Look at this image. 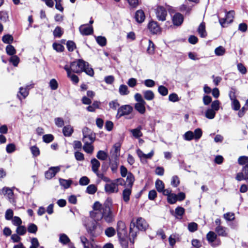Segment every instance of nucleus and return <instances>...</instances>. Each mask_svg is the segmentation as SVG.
Wrapping results in <instances>:
<instances>
[{"label":"nucleus","mask_w":248,"mask_h":248,"mask_svg":"<svg viewBox=\"0 0 248 248\" xmlns=\"http://www.w3.org/2000/svg\"><path fill=\"white\" fill-rule=\"evenodd\" d=\"M234 14V11H230L226 12L225 18H219V22L222 28L226 27L227 25L233 21Z\"/></svg>","instance_id":"obj_5"},{"label":"nucleus","mask_w":248,"mask_h":248,"mask_svg":"<svg viewBox=\"0 0 248 248\" xmlns=\"http://www.w3.org/2000/svg\"><path fill=\"white\" fill-rule=\"evenodd\" d=\"M158 91L159 93L163 96H166L168 93L167 88L163 85L158 87Z\"/></svg>","instance_id":"obj_53"},{"label":"nucleus","mask_w":248,"mask_h":248,"mask_svg":"<svg viewBox=\"0 0 248 248\" xmlns=\"http://www.w3.org/2000/svg\"><path fill=\"white\" fill-rule=\"evenodd\" d=\"M113 151H111V153L112 154L111 156H112V157H116V156L117 157H119L120 146L118 144H115L113 146Z\"/></svg>","instance_id":"obj_34"},{"label":"nucleus","mask_w":248,"mask_h":248,"mask_svg":"<svg viewBox=\"0 0 248 248\" xmlns=\"http://www.w3.org/2000/svg\"><path fill=\"white\" fill-rule=\"evenodd\" d=\"M135 223L136 228L139 231H144L149 226L146 220L141 217H138Z\"/></svg>","instance_id":"obj_11"},{"label":"nucleus","mask_w":248,"mask_h":248,"mask_svg":"<svg viewBox=\"0 0 248 248\" xmlns=\"http://www.w3.org/2000/svg\"><path fill=\"white\" fill-rule=\"evenodd\" d=\"M13 37L11 35L6 34L2 38V40L5 44H11L13 41Z\"/></svg>","instance_id":"obj_48"},{"label":"nucleus","mask_w":248,"mask_h":248,"mask_svg":"<svg viewBox=\"0 0 248 248\" xmlns=\"http://www.w3.org/2000/svg\"><path fill=\"white\" fill-rule=\"evenodd\" d=\"M43 141L46 143H49L54 140V136L52 134H46L43 136Z\"/></svg>","instance_id":"obj_55"},{"label":"nucleus","mask_w":248,"mask_h":248,"mask_svg":"<svg viewBox=\"0 0 248 248\" xmlns=\"http://www.w3.org/2000/svg\"><path fill=\"white\" fill-rule=\"evenodd\" d=\"M198 32L202 38H205L207 36V32L205 30V23L202 22L198 28Z\"/></svg>","instance_id":"obj_23"},{"label":"nucleus","mask_w":248,"mask_h":248,"mask_svg":"<svg viewBox=\"0 0 248 248\" xmlns=\"http://www.w3.org/2000/svg\"><path fill=\"white\" fill-rule=\"evenodd\" d=\"M49 86L51 90H55L58 87V83L55 79H52L49 82Z\"/></svg>","instance_id":"obj_61"},{"label":"nucleus","mask_w":248,"mask_h":248,"mask_svg":"<svg viewBox=\"0 0 248 248\" xmlns=\"http://www.w3.org/2000/svg\"><path fill=\"white\" fill-rule=\"evenodd\" d=\"M101 179L103 181L106 182L104 186L105 192L108 194L116 193L119 191L118 187L113 180H110L108 177L105 176H101Z\"/></svg>","instance_id":"obj_3"},{"label":"nucleus","mask_w":248,"mask_h":248,"mask_svg":"<svg viewBox=\"0 0 248 248\" xmlns=\"http://www.w3.org/2000/svg\"><path fill=\"white\" fill-rule=\"evenodd\" d=\"M10 62L15 66H17L19 62V58L16 55H13L11 57Z\"/></svg>","instance_id":"obj_63"},{"label":"nucleus","mask_w":248,"mask_h":248,"mask_svg":"<svg viewBox=\"0 0 248 248\" xmlns=\"http://www.w3.org/2000/svg\"><path fill=\"white\" fill-rule=\"evenodd\" d=\"M238 164L240 165L248 166V156H241L238 159Z\"/></svg>","instance_id":"obj_40"},{"label":"nucleus","mask_w":248,"mask_h":248,"mask_svg":"<svg viewBox=\"0 0 248 248\" xmlns=\"http://www.w3.org/2000/svg\"><path fill=\"white\" fill-rule=\"evenodd\" d=\"M228 230L227 228L222 226H217L215 228V232L217 235L223 237L228 236Z\"/></svg>","instance_id":"obj_18"},{"label":"nucleus","mask_w":248,"mask_h":248,"mask_svg":"<svg viewBox=\"0 0 248 248\" xmlns=\"http://www.w3.org/2000/svg\"><path fill=\"white\" fill-rule=\"evenodd\" d=\"M132 188L127 187L124 188L122 193V197L124 201L128 202L130 200V196L132 192Z\"/></svg>","instance_id":"obj_21"},{"label":"nucleus","mask_w":248,"mask_h":248,"mask_svg":"<svg viewBox=\"0 0 248 248\" xmlns=\"http://www.w3.org/2000/svg\"><path fill=\"white\" fill-rule=\"evenodd\" d=\"M155 187L159 192H161L163 190V189L164 188V184L162 181L158 179L156 181L155 183Z\"/></svg>","instance_id":"obj_41"},{"label":"nucleus","mask_w":248,"mask_h":248,"mask_svg":"<svg viewBox=\"0 0 248 248\" xmlns=\"http://www.w3.org/2000/svg\"><path fill=\"white\" fill-rule=\"evenodd\" d=\"M180 184V180L176 175L172 176L171 180V185L174 187H177Z\"/></svg>","instance_id":"obj_58"},{"label":"nucleus","mask_w":248,"mask_h":248,"mask_svg":"<svg viewBox=\"0 0 248 248\" xmlns=\"http://www.w3.org/2000/svg\"><path fill=\"white\" fill-rule=\"evenodd\" d=\"M133 108L129 105H123L118 109L117 116L120 118L124 115H127L131 113Z\"/></svg>","instance_id":"obj_8"},{"label":"nucleus","mask_w":248,"mask_h":248,"mask_svg":"<svg viewBox=\"0 0 248 248\" xmlns=\"http://www.w3.org/2000/svg\"><path fill=\"white\" fill-rule=\"evenodd\" d=\"M53 48L54 49H55L56 51L59 52H62L64 50V46L58 43H53Z\"/></svg>","instance_id":"obj_54"},{"label":"nucleus","mask_w":248,"mask_h":248,"mask_svg":"<svg viewBox=\"0 0 248 248\" xmlns=\"http://www.w3.org/2000/svg\"><path fill=\"white\" fill-rule=\"evenodd\" d=\"M37 229V226L33 223L29 224L28 227V231L31 233H36Z\"/></svg>","instance_id":"obj_56"},{"label":"nucleus","mask_w":248,"mask_h":248,"mask_svg":"<svg viewBox=\"0 0 248 248\" xmlns=\"http://www.w3.org/2000/svg\"><path fill=\"white\" fill-rule=\"evenodd\" d=\"M135 18L138 23L143 22L145 18L144 12L141 10H138L135 13Z\"/></svg>","instance_id":"obj_22"},{"label":"nucleus","mask_w":248,"mask_h":248,"mask_svg":"<svg viewBox=\"0 0 248 248\" xmlns=\"http://www.w3.org/2000/svg\"><path fill=\"white\" fill-rule=\"evenodd\" d=\"M6 51L8 55L13 56L16 53L15 47L11 45H8L6 47Z\"/></svg>","instance_id":"obj_43"},{"label":"nucleus","mask_w":248,"mask_h":248,"mask_svg":"<svg viewBox=\"0 0 248 248\" xmlns=\"http://www.w3.org/2000/svg\"><path fill=\"white\" fill-rule=\"evenodd\" d=\"M90 183V180L87 176L82 177L79 181V184L81 186H86Z\"/></svg>","instance_id":"obj_59"},{"label":"nucleus","mask_w":248,"mask_h":248,"mask_svg":"<svg viewBox=\"0 0 248 248\" xmlns=\"http://www.w3.org/2000/svg\"><path fill=\"white\" fill-rule=\"evenodd\" d=\"M33 87L32 85H27L25 87H20L19 92L17 94V98L22 101V99H25L28 96L29 93V90Z\"/></svg>","instance_id":"obj_7"},{"label":"nucleus","mask_w":248,"mask_h":248,"mask_svg":"<svg viewBox=\"0 0 248 248\" xmlns=\"http://www.w3.org/2000/svg\"><path fill=\"white\" fill-rule=\"evenodd\" d=\"M119 164V157H111L109 158V166L110 169L113 173H116L118 170Z\"/></svg>","instance_id":"obj_14"},{"label":"nucleus","mask_w":248,"mask_h":248,"mask_svg":"<svg viewBox=\"0 0 248 248\" xmlns=\"http://www.w3.org/2000/svg\"><path fill=\"white\" fill-rule=\"evenodd\" d=\"M184 139L186 140L190 141L194 139V133L191 131H187L183 135Z\"/></svg>","instance_id":"obj_47"},{"label":"nucleus","mask_w":248,"mask_h":248,"mask_svg":"<svg viewBox=\"0 0 248 248\" xmlns=\"http://www.w3.org/2000/svg\"><path fill=\"white\" fill-rule=\"evenodd\" d=\"M216 115V111L212 108L208 109L205 112V116L209 119H213Z\"/></svg>","instance_id":"obj_46"},{"label":"nucleus","mask_w":248,"mask_h":248,"mask_svg":"<svg viewBox=\"0 0 248 248\" xmlns=\"http://www.w3.org/2000/svg\"><path fill=\"white\" fill-rule=\"evenodd\" d=\"M31 246L30 248H38L39 246V243L36 238H32L31 239Z\"/></svg>","instance_id":"obj_64"},{"label":"nucleus","mask_w":248,"mask_h":248,"mask_svg":"<svg viewBox=\"0 0 248 248\" xmlns=\"http://www.w3.org/2000/svg\"><path fill=\"white\" fill-rule=\"evenodd\" d=\"M31 154L33 156L36 157L40 155V150L39 148L36 146H31L30 148Z\"/></svg>","instance_id":"obj_57"},{"label":"nucleus","mask_w":248,"mask_h":248,"mask_svg":"<svg viewBox=\"0 0 248 248\" xmlns=\"http://www.w3.org/2000/svg\"><path fill=\"white\" fill-rule=\"evenodd\" d=\"M63 135L66 137L70 136L73 132V127L70 125H67L63 127L62 129Z\"/></svg>","instance_id":"obj_29"},{"label":"nucleus","mask_w":248,"mask_h":248,"mask_svg":"<svg viewBox=\"0 0 248 248\" xmlns=\"http://www.w3.org/2000/svg\"><path fill=\"white\" fill-rule=\"evenodd\" d=\"M97 191V187L95 185L92 184L88 186L86 188V192L90 194H93Z\"/></svg>","instance_id":"obj_45"},{"label":"nucleus","mask_w":248,"mask_h":248,"mask_svg":"<svg viewBox=\"0 0 248 248\" xmlns=\"http://www.w3.org/2000/svg\"><path fill=\"white\" fill-rule=\"evenodd\" d=\"M135 226V223L134 222L133 220L132 221L131 224H130V235L133 237V240H131L130 239V242L133 244L134 243V239H135V238L136 237L137 235V231H134V229L132 228V227L134 228Z\"/></svg>","instance_id":"obj_28"},{"label":"nucleus","mask_w":248,"mask_h":248,"mask_svg":"<svg viewBox=\"0 0 248 248\" xmlns=\"http://www.w3.org/2000/svg\"><path fill=\"white\" fill-rule=\"evenodd\" d=\"M97 43L102 46H106L107 43V40L105 37L99 36L95 38Z\"/></svg>","instance_id":"obj_42"},{"label":"nucleus","mask_w":248,"mask_h":248,"mask_svg":"<svg viewBox=\"0 0 248 248\" xmlns=\"http://www.w3.org/2000/svg\"><path fill=\"white\" fill-rule=\"evenodd\" d=\"M27 232V229L26 227L24 226L20 225L19 226H17L16 232L17 234L19 235H24Z\"/></svg>","instance_id":"obj_49"},{"label":"nucleus","mask_w":248,"mask_h":248,"mask_svg":"<svg viewBox=\"0 0 248 248\" xmlns=\"http://www.w3.org/2000/svg\"><path fill=\"white\" fill-rule=\"evenodd\" d=\"M150 31L153 34H157L160 32L161 30L157 23L155 21H151L148 26Z\"/></svg>","instance_id":"obj_15"},{"label":"nucleus","mask_w":248,"mask_h":248,"mask_svg":"<svg viewBox=\"0 0 248 248\" xmlns=\"http://www.w3.org/2000/svg\"><path fill=\"white\" fill-rule=\"evenodd\" d=\"M177 201V196L176 194L171 193L167 197V201L170 204H174Z\"/></svg>","instance_id":"obj_44"},{"label":"nucleus","mask_w":248,"mask_h":248,"mask_svg":"<svg viewBox=\"0 0 248 248\" xmlns=\"http://www.w3.org/2000/svg\"><path fill=\"white\" fill-rule=\"evenodd\" d=\"M100 103L95 101L93 102L92 105L87 107V110L90 112H94L95 110L99 108Z\"/></svg>","instance_id":"obj_32"},{"label":"nucleus","mask_w":248,"mask_h":248,"mask_svg":"<svg viewBox=\"0 0 248 248\" xmlns=\"http://www.w3.org/2000/svg\"><path fill=\"white\" fill-rule=\"evenodd\" d=\"M60 185L64 188H68L71 185L72 181L70 180H65L62 178L59 179Z\"/></svg>","instance_id":"obj_39"},{"label":"nucleus","mask_w":248,"mask_h":248,"mask_svg":"<svg viewBox=\"0 0 248 248\" xmlns=\"http://www.w3.org/2000/svg\"><path fill=\"white\" fill-rule=\"evenodd\" d=\"M142 129V126L139 125L137 128L130 129L129 131L134 138L139 139L143 136L142 133L141 131Z\"/></svg>","instance_id":"obj_20"},{"label":"nucleus","mask_w":248,"mask_h":248,"mask_svg":"<svg viewBox=\"0 0 248 248\" xmlns=\"http://www.w3.org/2000/svg\"><path fill=\"white\" fill-rule=\"evenodd\" d=\"M188 229L190 232H194L197 230L198 225L195 222L190 223L188 225Z\"/></svg>","instance_id":"obj_62"},{"label":"nucleus","mask_w":248,"mask_h":248,"mask_svg":"<svg viewBox=\"0 0 248 248\" xmlns=\"http://www.w3.org/2000/svg\"><path fill=\"white\" fill-rule=\"evenodd\" d=\"M206 238L208 242L212 244L213 246H217L220 244V239L217 240V244H213L217 239V234L214 232L210 231L206 235Z\"/></svg>","instance_id":"obj_12"},{"label":"nucleus","mask_w":248,"mask_h":248,"mask_svg":"<svg viewBox=\"0 0 248 248\" xmlns=\"http://www.w3.org/2000/svg\"><path fill=\"white\" fill-rule=\"evenodd\" d=\"M105 234L108 237L113 236L116 233V231L112 227L107 228L105 231Z\"/></svg>","instance_id":"obj_37"},{"label":"nucleus","mask_w":248,"mask_h":248,"mask_svg":"<svg viewBox=\"0 0 248 248\" xmlns=\"http://www.w3.org/2000/svg\"><path fill=\"white\" fill-rule=\"evenodd\" d=\"M184 18L182 14L180 13L175 14L172 17V22L174 25L180 26L183 22Z\"/></svg>","instance_id":"obj_19"},{"label":"nucleus","mask_w":248,"mask_h":248,"mask_svg":"<svg viewBox=\"0 0 248 248\" xmlns=\"http://www.w3.org/2000/svg\"><path fill=\"white\" fill-rule=\"evenodd\" d=\"M97 221L94 219L92 220L87 218L84 224L87 232L92 237H96L102 232L101 228Z\"/></svg>","instance_id":"obj_2"},{"label":"nucleus","mask_w":248,"mask_h":248,"mask_svg":"<svg viewBox=\"0 0 248 248\" xmlns=\"http://www.w3.org/2000/svg\"><path fill=\"white\" fill-rule=\"evenodd\" d=\"M119 92L122 95H127L129 93V91L127 86L123 84L120 86Z\"/></svg>","instance_id":"obj_36"},{"label":"nucleus","mask_w":248,"mask_h":248,"mask_svg":"<svg viewBox=\"0 0 248 248\" xmlns=\"http://www.w3.org/2000/svg\"><path fill=\"white\" fill-rule=\"evenodd\" d=\"M146 102L137 103L135 105V108L140 114H144L145 112Z\"/></svg>","instance_id":"obj_24"},{"label":"nucleus","mask_w":248,"mask_h":248,"mask_svg":"<svg viewBox=\"0 0 248 248\" xmlns=\"http://www.w3.org/2000/svg\"><path fill=\"white\" fill-rule=\"evenodd\" d=\"M91 163L92 165V170L96 175L98 178L101 179V176H105L103 173H100L98 171L99 168L100 166L99 161L94 158L91 159Z\"/></svg>","instance_id":"obj_9"},{"label":"nucleus","mask_w":248,"mask_h":248,"mask_svg":"<svg viewBox=\"0 0 248 248\" xmlns=\"http://www.w3.org/2000/svg\"><path fill=\"white\" fill-rule=\"evenodd\" d=\"M92 143H85L83 146V149L88 154H92L93 151L94 147L92 145Z\"/></svg>","instance_id":"obj_33"},{"label":"nucleus","mask_w":248,"mask_h":248,"mask_svg":"<svg viewBox=\"0 0 248 248\" xmlns=\"http://www.w3.org/2000/svg\"><path fill=\"white\" fill-rule=\"evenodd\" d=\"M144 98L147 100H152L155 98L154 93L151 90H146L143 92Z\"/></svg>","instance_id":"obj_30"},{"label":"nucleus","mask_w":248,"mask_h":248,"mask_svg":"<svg viewBox=\"0 0 248 248\" xmlns=\"http://www.w3.org/2000/svg\"><path fill=\"white\" fill-rule=\"evenodd\" d=\"M117 232L118 236H122L127 234V231L125 224L124 222L119 220L117 224Z\"/></svg>","instance_id":"obj_13"},{"label":"nucleus","mask_w":248,"mask_h":248,"mask_svg":"<svg viewBox=\"0 0 248 248\" xmlns=\"http://www.w3.org/2000/svg\"><path fill=\"white\" fill-rule=\"evenodd\" d=\"M225 53V49L222 46H219L215 50V53L217 56H222Z\"/></svg>","instance_id":"obj_52"},{"label":"nucleus","mask_w":248,"mask_h":248,"mask_svg":"<svg viewBox=\"0 0 248 248\" xmlns=\"http://www.w3.org/2000/svg\"><path fill=\"white\" fill-rule=\"evenodd\" d=\"M155 13L158 20L165 21L167 15L166 9L163 6L158 5L155 9Z\"/></svg>","instance_id":"obj_6"},{"label":"nucleus","mask_w":248,"mask_h":248,"mask_svg":"<svg viewBox=\"0 0 248 248\" xmlns=\"http://www.w3.org/2000/svg\"><path fill=\"white\" fill-rule=\"evenodd\" d=\"M79 31L83 35H88L93 33V28L88 25H82L79 27Z\"/></svg>","instance_id":"obj_17"},{"label":"nucleus","mask_w":248,"mask_h":248,"mask_svg":"<svg viewBox=\"0 0 248 248\" xmlns=\"http://www.w3.org/2000/svg\"><path fill=\"white\" fill-rule=\"evenodd\" d=\"M64 69L66 71L67 74V77L71 79V80L74 84H77L79 82V78L78 77L72 73L73 72L71 71L69 69V66L65 65L64 67Z\"/></svg>","instance_id":"obj_16"},{"label":"nucleus","mask_w":248,"mask_h":248,"mask_svg":"<svg viewBox=\"0 0 248 248\" xmlns=\"http://www.w3.org/2000/svg\"><path fill=\"white\" fill-rule=\"evenodd\" d=\"M120 243L123 248H128V241L127 238V235H123L122 236H118Z\"/></svg>","instance_id":"obj_25"},{"label":"nucleus","mask_w":248,"mask_h":248,"mask_svg":"<svg viewBox=\"0 0 248 248\" xmlns=\"http://www.w3.org/2000/svg\"><path fill=\"white\" fill-rule=\"evenodd\" d=\"M2 192L5 195H6L11 202H13L14 193L13 191L7 187H4L2 189Z\"/></svg>","instance_id":"obj_26"},{"label":"nucleus","mask_w":248,"mask_h":248,"mask_svg":"<svg viewBox=\"0 0 248 248\" xmlns=\"http://www.w3.org/2000/svg\"><path fill=\"white\" fill-rule=\"evenodd\" d=\"M61 170L60 166L51 167L45 172V175L47 179H51L54 177L56 174Z\"/></svg>","instance_id":"obj_10"},{"label":"nucleus","mask_w":248,"mask_h":248,"mask_svg":"<svg viewBox=\"0 0 248 248\" xmlns=\"http://www.w3.org/2000/svg\"><path fill=\"white\" fill-rule=\"evenodd\" d=\"M70 241L69 237L64 233L60 234L59 242L63 245H66Z\"/></svg>","instance_id":"obj_35"},{"label":"nucleus","mask_w":248,"mask_h":248,"mask_svg":"<svg viewBox=\"0 0 248 248\" xmlns=\"http://www.w3.org/2000/svg\"><path fill=\"white\" fill-rule=\"evenodd\" d=\"M93 211L90 212L91 217L96 221L105 222L108 224L115 220L116 212L113 208L112 200L108 198L103 204L95 202L93 206Z\"/></svg>","instance_id":"obj_1"},{"label":"nucleus","mask_w":248,"mask_h":248,"mask_svg":"<svg viewBox=\"0 0 248 248\" xmlns=\"http://www.w3.org/2000/svg\"><path fill=\"white\" fill-rule=\"evenodd\" d=\"M63 33L62 29L60 27L57 26L53 31V35L56 37L60 38Z\"/></svg>","instance_id":"obj_51"},{"label":"nucleus","mask_w":248,"mask_h":248,"mask_svg":"<svg viewBox=\"0 0 248 248\" xmlns=\"http://www.w3.org/2000/svg\"><path fill=\"white\" fill-rule=\"evenodd\" d=\"M194 139L196 140H199L202 135V132L201 128H197L196 129L194 132Z\"/></svg>","instance_id":"obj_50"},{"label":"nucleus","mask_w":248,"mask_h":248,"mask_svg":"<svg viewBox=\"0 0 248 248\" xmlns=\"http://www.w3.org/2000/svg\"><path fill=\"white\" fill-rule=\"evenodd\" d=\"M108 156L107 153L102 150L99 151L96 155L97 158L101 160H106Z\"/></svg>","instance_id":"obj_38"},{"label":"nucleus","mask_w":248,"mask_h":248,"mask_svg":"<svg viewBox=\"0 0 248 248\" xmlns=\"http://www.w3.org/2000/svg\"><path fill=\"white\" fill-rule=\"evenodd\" d=\"M135 181V178L134 175L131 172H128L126 177V182L127 183V187H132L134 182Z\"/></svg>","instance_id":"obj_31"},{"label":"nucleus","mask_w":248,"mask_h":248,"mask_svg":"<svg viewBox=\"0 0 248 248\" xmlns=\"http://www.w3.org/2000/svg\"><path fill=\"white\" fill-rule=\"evenodd\" d=\"M95 135L93 134L91 135H86L83 136L82 141L84 144L93 143L95 140Z\"/></svg>","instance_id":"obj_27"},{"label":"nucleus","mask_w":248,"mask_h":248,"mask_svg":"<svg viewBox=\"0 0 248 248\" xmlns=\"http://www.w3.org/2000/svg\"><path fill=\"white\" fill-rule=\"evenodd\" d=\"M66 46L69 51H73L76 48V44L72 41H68L66 43Z\"/></svg>","instance_id":"obj_60"},{"label":"nucleus","mask_w":248,"mask_h":248,"mask_svg":"<svg viewBox=\"0 0 248 248\" xmlns=\"http://www.w3.org/2000/svg\"><path fill=\"white\" fill-rule=\"evenodd\" d=\"M88 63L82 59L72 62L69 66V69L73 73H80L83 72L85 66H88Z\"/></svg>","instance_id":"obj_4"}]
</instances>
